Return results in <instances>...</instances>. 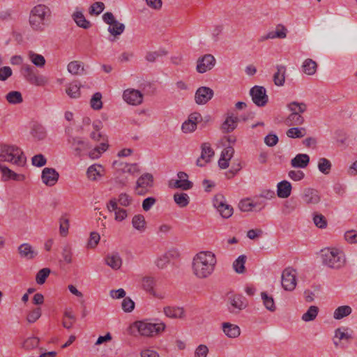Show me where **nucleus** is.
<instances>
[{
    "instance_id": "9",
    "label": "nucleus",
    "mask_w": 357,
    "mask_h": 357,
    "mask_svg": "<svg viewBox=\"0 0 357 357\" xmlns=\"http://www.w3.org/2000/svg\"><path fill=\"white\" fill-rule=\"evenodd\" d=\"M213 204L223 218H229L232 215L233 208L226 203L223 195H215L213 198Z\"/></svg>"
},
{
    "instance_id": "64",
    "label": "nucleus",
    "mask_w": 357,
    "mask_h": 357,
    "mask_svg": "<svg viewBox=\"0 0 357 357\" xmlns=\"http://www.w3.org/2000/svg\"><path fill=\"white\" fill-rule=\"evenodd\" d=\"M208 348L205 344H199L195 351L194 357H207Z\"/></svg>"
},
{
    "instance_id": "46",
    "label": "nucleus",
    "mask_w": 357,
    "mask_h": 357,
    "mask_svg": "<svg viewBox=\"0 0 357 357\" xmlns=\"http://www.w3.org/2000/svg\"><path fill=\"white\" fill-rule=\"evenodd\" d=\"M167 52L165 50H159L158 51L147 52L145 56V59L149 63L155 62L158 57L167 55Z\"/></svg>"
},
{
    "instance_id": "20",
    "label": "nucleus",
    "mask_w": 357,
    "mask_h": 357,
    "mask_svg": "<svg viewBox=\"0 0 357 357\" xmlns=\"http://www.w3.org/2000/svg\"><path fill=\"white\" fill-rule=\"evenodd\" d=\"M163 312L171 319H183L185 317V311L182 307L166 306L163 308Z\"/></svg>"
},
{
    "instance_id": "53",
    "label": "nucleus",
    "mask_w": 357,
    "mask_h": 357,
    "mask_svg": "<svg viewBox=\"0 0 357 357\" xmlns=\"http://www.w3.org/2000/svg\"><path fill=\"white\" fill-rule=\"evenodd\" d=\"M171 256H172L171 252H168L158 257L155 261L157 267L161 269L165 268L169 262Z\"/></svg>"
},
{
    "instance_id": "54",
    "label": "nucleus",
    "mask_w": 357,
    "mask_h": 357,
    "mask_svg": "<svg viewBox=\"0 0 357 357\" xmlns=\"http://www.w3.org/2000/svg\"><path fill=\"white\" fill-rule=\"evenodd\" d=\"M331 167L332 165L330 160L325 158H321L318 161V169L324 174H329Z\"/></svg>"
},
{
    "instance_id": "3",
    "label": "nucleus",
    "mask_w": 357,
    "mask_h": 357,
    "mask_svg": "<svg viewBox=\"0 0 357 357\" xmlns=\"http://www.w3.org/2000/svg\"><path fill=\"white\" fill-rule=\"evenodd\" d=\"M322 264L329 268L340 269L346 264L344 252L338 248H325L321 250Z\"/></svg>"
},
{
    "instance_id": "25",
    "label": "nucleus",
    "mask_w": 357,
    "mask_h": 357,
    "mask_svg": "<svg viewBox=\"0 0 357 357\" xmlns=\"http://www.w3.org/2000/svg\"><path fill=\"white\" fill-rule=\"evenodd\" d=\"M310 163V156L305 153L297 154L291 160V165L294 168H305Z\"/></svg>"
},
{
    "instance_id": "15",
    "label": "nucleus",
    "mask_w": 357,
    "mask_h": 357,
    "mask_svg": "<svg viewBox=\"0 0 357 357\" xmlns=\"http://www.w3.org/2000/svg\"><path fill=\"white\" fill-rule=\"evenodd\" d=\"M123 98L129 105H138L143 101V95L138 90L128 89L124 91Z\"/></svg>"
},
{
    "instance_id": "57",
    "label": "nucleus",
    "mask_w": 357,
    "mask_h": 357,
    "mask_svg": "<svg viewBox=\"0 0 357 357\" xmlns=\"http://www.w3.org/2000/svg\"><path fill=\"white\" fill-rule=\"evenodd\" d=\"M42 314L41 308L36 307L31 310L26 316V321L29 324L35 323Z\"/></svg>"
},
{
    "instance_id": "50",
    "label": "nucleus",
    "mask_w": 357,
    "mask_h": 357,
    "mask_svg": "<svg viewBox=\"0 0 357 357\" xmlns=\"http://www.w3.org/2000/svg\"><path fill=\"white\" fill-rule=\"evenodd\" d=\"M174 200L178 206L182 208L185 207L189 204V197L184 192L175 193Z\"/></svg>"
},
{
    "instance_id": "36",
    "label": "nucleus",
    "mask_w": 357,
    "mask_h": 357,
    "mask_svg": "<svg viewBox=\"0 0 357 357\" xmlns=\"http://www.w3.org/2000/svg\"><path fill=\"white\" fill-rule=\"evenodd\" d=\"M317 68V63L312 59H305L302 65L303 71L308 75H313L315 74Z\"/></svg>"
},
{
    "instance_id": "8",
    "label": "nucleus",
    "mask_w": 357,
    "mask_h": 357,
    "mask_svg": "<svg viewBox=\"0 0 357 357\" xmlns=\"http://www.w3.org/2000/svg\"><path fill=\"white\" fill-rule=\"evenodd\" d=\"M250 95L252 97L253 102L258 107L265 106L268 101V96L264 86H253L250 91Z\"/></svg>"
},
{
    "instance_id": "13",
    "label": "nucleus",
    "mask_w": 357,
    "mask_h": 357,
    "mask_svg": "<svg viewBox=\"0 0 357 357\" xmlns=\"http://www.w3.org/2000/svg\"><path fill=\"white\" fill-rule=\"evenodd\" d=\"M197 70L199 73H204L211 70L215 64V59L211 54H205L198 59L197 62Z\"/></svg>"
},
{
    "instance_id": "6",
    "label": "nucleus",
    "mask_w": 357,
    "mask_h": 357,
    "mask_svg": "<svg viewBox=\"0 0 357 357\" xmlns=\"http://www.w3.org/2000/svg\"><path fill=\"white\" fill-rule=\"evenodd\" d=\"M353 339V331L348 328L341 327L335 331L333 341L335 347L344 349Z\"/></svg>"
},
{
    "instance_id": "44",
    "label": "nucleus",
    "mask_w": 357,
    "mask_h": 357,
    "mask_svg": "<svg viewBox=\"0 0 357 357\" xmlns=\"http://www.w3.org/2000/svg\"><path fill=\"white\" fill-rule=\"evenodd\" d=\"M28 56L31 61L38 68H43L45 65V57L41 54L30 51L28 53Z\"/></svg>"
},
{
    "instance_id": "24",
    "label": "nucleus",
    "mask_w": 357,
    "mask_h": 357,
    "mask_svg": "<svg viewBox=\"0 0 357 357\" xmlns=\"http://www.w3.org/2000/svg\"><path fill=\"white\" fill-rule=\"evenodd\" d=\"M238 121V116H234L233 114H228L221 126L222 132L225 133L232 132L237 127Z\"/></svg>"
},
{
    "instance_id": "40",
    "label": "nucleus",
    "mask_w": 357,
    "mask_h": 357,
    "mask_svg": "<svg viewBox=\"0 0 357 357\" xmlns=\"http://www.w3.org/2000/svg\"><path fill=\"white\" fill-rule=\"evenodd\" d=\"M247 257L244 255H240L233 263V268L236 273L243 274L245 272V264Z\"/></svg>"
},
{
    "instance_id": "61",
    "label": "nucleus",
    "mask_w": 357,
    "mask_h": 357,
    "mask_svg": "<svg viewBox=\"0 0 357 357\" xmlns=\"http://www.w3.org/2000/svg\"><path fill=\"white\" fill-rule=\"evenodd\" d=\"M69 220L66 216L60 218L59 233L62 236H66L68 233Z\"/></svg>"
},
{
    "instance_id": "48",
    "label": "nucleus",
    "mask_w": 357,
    "mask_h": 357,
    "mask_svg": "<svg viewBox=\"0 0 357 357\" xmlns=\"http://www.w3.org/2000/svg\"><path fill=\"white\" fill-rule=\"evenodd\" d=\"M261 296L265 307L271 312L275 311L276 307L273 298L268 296L266 292H262Z\"/></svg>"
},
{
    "instance_id": "42",
    "label": "nucleus",
    "mask_w": 357,
    "mask_h": 357,
    "mask_svg": "<svg viewBox=\"0 0 357 357\" xmlns=\"http://www.w3.org/2000/svg\"><path fill=\"white\" fill-rule=\"evenodd\" d=\"M142 288L153 295H155L154 287L155 285V280L153 277L146 276L143 278L142 280Z\"/></svg>"
},
{
    "instance_id": "51",
    "label": "nucleus",
    "mask_w": 357,
    "mask_h": 357,
    "mask_svg": "<svg viewBox=\"0 0 357 357\" xmlns=\"http://www.w3.org/2000/svg\"><path fill=\"white\" fill-rule=\"evenodd\" d=\"M319 312V308L317 306H310L307 311L305 312L302 316V319L304 321H313L317 316Z\"/></svg>"
},
{
    "instance_id": "34",
    "label": "nucleus",
    "mask_w": 357,
    "mask_h": 357,
    "mask_svg": "<svg viewBox=\"0 0 357 357\" xmlns=\"http://www.w3.org/2000/svg\"><path fill=\"white\" fill-rule=\"evenodd\" d=\"M304 121V118L301 114H298L296 112H291L285 119V124L288 126H301L303 124Z\"/></svg>"
},
{
    "instance_id": "60",
    "label": "nucleus",
    "mask_w": 357,
    "mask_h": 357,
    "mask_svg": "<svg viewBox=\"0 0 357 357\" xmlns=\"http://www.w3.org/2000/svg\"><path fill=\"white\" fill-rule=\"evenodd\" d=\"M116 200L117 204H119L124 207L129 206L132 202V198L126 193H121Z\"/></svg>"
},
{
    "instance_id": "41",
    "label": "nucleus",
    "mask_w": 357,
    "mask_h": 357,
    "mask_svg": "<svg viewBox=\"0 0 357 357\" xmlns=\"http://www.w3.org/2000/svg\"><path fill=\"white\" fill-rule=\"evenodd\" d=\"M287 107L291 112H296L301 115L306 112L307 108V105L305 102H299L297 101L289 102Z\"/></svg>"
},
{
    "instance_id": "33",
    "label": "nucleus",
    "mask_w": 357,
    "mask_h": 357,
    "mask_svg": "<svg viewBox=\"0 0 357 357\" xmlns=\"http://www.w3.org/2000/svg\"><path fill=\"white\" fill-rule=\"evenodd\" d=\"M132 227L140 232H144L146 228L144 216L141 214L135 215L132 219Z\"/></svg>"
},
{
    "instance_id": "11",
    "label": "nucleus",
    "mask_w": 357,
    "mask_h": 357,
    "mask_svg": "<svg viewBox=\"0 0 357 357\" xmlns=\"http://www.w3.org/2000/svg\"><path fill=\"white\" fill-rule=\"evenodd\" d=\"M229 302L231 305L229 311L235 314L246 308L248 305L247 299L241 294H234L229 296Z\"/></svg>"
},
{
    "instance_id": "5",
    "label": "nucleus",
    "mask_w": 357,
    "mask_h": 357,
    "mask_svg": "<svg viewBox=\"0 0 357 357\" xmlns=\"http://www.w3.org/2000/svg\"><path fill=\"white\" fill-rule=\"evenodd\" d=\"M140 335L152 337L165 331L166 326L163 322L152 324L145 321H137L133 324Z\"/></svg>"
},
{
    "instance_id": "56",
    "label": "nucleus",
    "mask_w": 357,
    "mask_h": 357,
    "mask_svg": "<svg viewBox=\"0 0 357 357\" xmlns=\"http://www.w3.org/2000/svg\"><path fill=\"white\" fill-rule=\"evenodd\" d=\"M51 271L48 268H43L40 269L36 274V281L38 284H43L47 278L49 276Z\"/></svg>"
},
{
    "instance_id": "22",
    "label": "nucleus",
    "mask_w": 357,
    "mask_h": 357,
    "mask_svg": "<svg viewBox=\"0 0 357 357\" xmlns=\"http://www.w3.org/2000/svg\"><path fill=\"white\" fill-rule=\"evenodd\" d=\"M105 173L104 167L98 164L91 165L86 171V175L89 180L96 181L102 178Z\"/></svg>"
},
{
    "instance_id": "55",
    "label": "nucleus",
    "mask_w": 357,
    "mask_h": 357,
    "mask_svg": "<svg viewBox=\"0 0 357 357\" xmlns=\"http://www.w3.org/2000/svg\"><path fill=\"white\" fill-rule=\"evenodd\" d=\"M305 135L304 128H291L287 131V135L290 138H301Z\"/></svg>"
},
{
    "instance_id": "32",
    "label": "nucleus",
    "mask_w": 357,
    "mask_h": 357,
    "mask_svg": "<svg viewBox=\"0 0 357 357\" xmlns=\"http://www.w3.org/2000/svg\"><path fill=\"white\" fill-rule=\"evenodd\" d=\"M72 18L76 24L83 29H87L91 27V22L87 20L82 12L76 11L72 15Z\"/></svg>"
},
{
    "instance_id": "7",
    "label": "nucleus",
    "mask_w": 357,
    "mask_h": 357,
    "mask_svg": "<svg viewBox=\"0 0 357 357\" xmlns=\"http://www.w3.org/2000/svg\"><path fill=\"white\" fill-rule=\"evenodd\" d=\"M281 283L285 291H291L294 290L297 284L296 270L291 267L284 268L282 273Z\"/></svg>"
},
{
    "instance_id": "21",
    "label": "nucleus",
    "mask_w": 357,
    "mask_h": 357,
    "mask_svg": "<svg viewBox=\"0 0 357 357\" xmlns=\"http://www.w3.org/2000/svg\"><path fill=\"white\" fill-rule=\"evenodd\" d=\"M0 172L2 174V180L7 181L8 180H13L17 181H22L25 179L23 174H19L7 167L6 166L0 163Z\"/></svg>"
},
{
    "instance_id": "1",
    "label": "nucleus",
    "mask_w": 357,
    "mask_h": 357,
    "mask_svg": "<svg viewBox=\"0 0 357 357\" xmlns=\"http://www.w3.org/2000/svg\"><path fill=\"white\" fill-rule=\"evenodd\" d=\"M216 264V258L211 252H200L192 261L193 273L200 279L206 278L212 274Z\"/></svg>"
},
{
    "instance_id": "2",
    "label": "nucleus",
    "mask_w": 357,
    "mask_h": 357,
    "mask_svg": "<svg viewBox=\"0 0 357 357\" xmlns=\"http://www.w3.org/2000/svg\"><path fill=\"white\" fill-rule=\"evenodd\" d=\"M51 16L49 7L43 4L35 6L31 10L29 24L33 30L43 31Z\"/></svg>"
},
{
    "instance_id": "35",
    "label": "nucleus",
    "mask_w": 357,
    "mask_h": 357,
    "mask_svg": "<svg viewBox=\"0 0 357 357\" xmlns=\"http://www.w3.org/2000/svg\"><path fill=\"white\" fill-rule=\"evenodd\" d=\"M105 261L108 266L115 270L119 269L122 264L121 258L117 253L108 255L105 259Z\"/></svg>"
},
{
    "instance_id": "63",
    "label": "nucleus",
    "mask_w": 357,
    "mask_h": 357,
    "mask_svg": "<svg viewBox=\"0 0 357 357\" xmlns=\"http://www.w3.org/2000/svg\"><path fill=\"white\" fill-rule=\"evenodd\" d=\"M121 307L124 312H130L135 308V303L130 298L125 297L121 303Z\"/></svg>"
},
{
    "instance_id": "14",
    "label": "nucleus",
    "mask_w": 357,
    "mask_h": 357,
    "mask_svg": "<svg viewBox=\"0 0 357 357\" xmlns=\"http://www.w3.org/2000/svg\"><path fill=\"white\" fill-rule=\"evenodd\" d=\"M213 91L207 86H201L197 89L195 95V100L197 105L207 103L213 96Z\"/></svg>"
},
{
    "instance_id": "62",
    "label": "nucleus",
    "mask_w": 357,
    "mask_h": 357,
    "mask_svg": "<svg viewBox=\"0 0 357 357\" xmlns=\"http://www.w3.org/2000/svg\"><path fill=\"white\" fill-rule=\"evenodd\" d=\"M62 257L63 260L67 264H70L72 262V248L71 246L68 244L65 245L62 248Z\"/></svg>"
},
{
    "instance_id": "39",
    "label": "nucleus",
    "mask_w": 357,
    "mask_h": 357,
    "mask_svg": "<svg viewBox=\"0 0 357 357\" xmlns=\"http://www.w3.org/2000/svg\"><path fill=\"white\" fill-rule=\"evenodd\" d=\"M68 71L72 75H80L84 70V64L82 62L79 61H73L70 62L68 65Z\"/></svg>"
},
{
    "instance_id": "17",
    "label": "nucleus",
    "mask_w": 357,
    "mask_h": 357,
    "mask_svg": "<svg viewBox=\"0 0 357 357\" xmlns=\"http://www.w3.org/2000/svg\"><path fill=\"white\" fill-rule=\"evenodd\" d=\"M68 143L74 149L75 153L77 156L81 155L82 151L89 149V144L79 137H74L69 135L68 137Z\"/></svg>"
},
{
    "instance_id": "37",
    "label": "nucleus",
    "mask_w": 357,
    "mask_h": 357,
    "mask_svg": "<svg viewBox=\"0 0 357 357\" xmlns=\"http://www.w3.org/2000/svg\"><path fill=\"white\" fill-rule=\"evenodd\" d=\"M80 87L77 82H74L67 86L66 93L71 98H78L81 95Z\"/></svg>"
},
{
    "instance_id": "4",
    "label": "nucleus",
    "mask_w": 357,
    "mask_h": 357,
    "mask_svg": "<svg viewBox=\"0 0 357 357\" xmlns=\"http://www.w3.org/2000/svg\"><path fill=\"white\" fill-rule=\"evenodd\" d=\"M0 162H8L18 167H23L26 158L23 151L15 145L0 144Z\"/></svg>"
},
{
    "instance_id": "27",
    "label": "nucleus",
    "mask_w": 357,
    "mask_h": 357,
    "mask_svg": "<svg viewBox=\"0 0 357 357\" xmlns=\"http://www.w3.org/2000/svg\"><path fill=\"white\" fill-rule=\"evenodd\" d=\"M287 30L284 26L278 24L276 26L275 31H271L268 33L266 36H262L259 40L263 41L264 40L273 39L275 38H284L287 36Z\"/></svg>"
},
{
    "instance_id": "23",
    "label": "nucleus",
    "mask_w": 357,
    "mask_h": 357,
    "mask_svg": "<svg viewBox=\"0 0 357 357\" xmlns=\"http://www.w3.org/2000/svg\"><path fill=\"white\" fill-rule=\"evenodd\" d=\"M234 149L232 146H229L225 148L218 160V166L220 169H225L229 167V162L233 157Z\"/></svg>"
},
{
    "instance_id": "58",
    "label": "nucleus",
    "mask_w": 357,
    "mask_h": 357,
    "mask_svg": "<svg viewBox=\"0 0 357 357\" xmlns=\"http://www.w3.org/2000/svg\"><path fill=\"white\" fill-rule=\"evenodd\" d=\"M102 94L99 92L95 93L91 99V107L96 110L100 109L102 107Z\"/></svg>"
},
{
    "instance_id": "59",
    "label": "nucleus",
    "mask_w": 357,
    "mask_h": 357,
    "mask_svg": "<svg viewBox=\"0 0 357 357\" xmlns=\"http://www.w3.org/2000/svg\"><path fill=\"white\" fill-rule=\"evenodd\" d=\"M27 81L30 83L36 84L37 86H41L45 84L44 78L41 76H38L34 71L27 75L25 77Z\"/></svg>"
},
{
    "instance_id": "26",
    "label": "nucleus",
    "mask_w": 357,
    "mask_h": 357,
    "mask_svg": "<svg viewBox=\"0 0 357 357\" xmlns=\"http://www.w3.org/2000/svg\"><path fill=\"white\" fill-rule=\"evenodd\" d=\"M18 253L22 258L26 259H33L37 255V252L33 247L29 243H22L18 248Z\"/></svg>"
},
{
    "instance_id": "28",
    "label": "nucleus",
    "mask_w": 357,
    "mask_h": 357,
    "mask_svg": "<svg viewBox=\"0 0 357 357\" xmlns=\"http://www.w3.org/2000/svg\"><path fill=\"white\" fill-rule=\"evenodd\" d=\"M277 195L280 198H287L291 192V184L287 181L279 182L277 185Z\"/></svg>"
},
{
    "instance_id": "47",
    "label": "nucleus",
    "mask_w": 357,
    "mask_h": 357,
    "mask_svg": "<svg viewBox=\"0 0 357 357\" xmlns=\"http://www.w3.org/2000/svg\"><path fill=\"white\" fill-rule=\"evenodd\" d=\"M125 30V25L123 23L116 21V23L109 25L108 31L114 37L120 36Z\"/></svg>"
},
{
    "instance_id": "30",
    "label": "nucleus",
    "mask_w": 357,
    "mask_h": 357,
    "mask_svg": "<svg viewBox=\"0 0 357 357\" xmlns=\"http://www.w3.org/2000/svg\"><path fill=\"white\" fill-rule=\"evenodd\" d=\"M113 165L114 167H118L119 169L124 173H129L131 174H135L136 173L139 172V169L136 163L133 164H128V163H123L117 161H114L113 162Z\"/></svg>"
},
{
    "instance_id": "18",
    "label": "nucleus",
    "mask_w": 357,
    "mask_h": 357,
    "mask_svg": "<svg viewBox=\"0 0 357 357\" xmlns=\"http://www.w3.org/2000/svg\"><path fill=\"white\" fill-rule=\"evenodd\" d=\"M107 209L109 210V211L114 212V214H115L114 219L116 221H119V222L123 221L128 216L127 211L124 208H120L118 206L117 200L116 198L111 199L109 201V202L107 203Z\"/></svg>"
},
{
    "instance_id": "10",
    "label": "nucleus",
    "mask_w": 357,
    "mask_h": 357,
    "mask_svg": "<svg viewBox=\"0 0 357 357\" xmlns=\"http://www.w3.org/2000/svg\"><path fill=\"white\" fill-rule=\"evenodd\" d=\"M153 177L151 174L145 173L142 174L137 181L135 192L139 195H144L149 190V188L152 187Z\"/></svg>"
},
{
    "instance_id": "49",
    "label": "nucleus",
    "mask_w": 357,
    "mask_h": 357,
    "mask_svg": "<svg viewBox=\"0 0 357 357\" xmlns=\"http://www.w3.org/2000/svg\"><path fill=\"white\" fill-rule=\"evenodd\" d=\"M169 185L174 188H180L183 190H188L192 188L193 183L190 181H182L177 179L172 183H169Z\"/></svg>"
},
{
    "instance_id": "38",
    "label": "nucleus",
    "mask_w": 357,
    "mask_h": 357,
    "mask_svg": "<svg viewBox=\"0 0 357 357\" xmlns=\"http://www.w3.org/2000/svg\"><path fill=\"white\" fill-rule=\"evenodd\" d=\"M31 133L37 140H43L46 137L45 128L39 123H34L33 125Z\"/></svg>"
},
{
    "instance_id": "45",
    "label": "nucleus",
    "mask_w": 357,
    "mask_h": 357,
    "mask_svg": "<svg viewBox=\"0 0 357 357\" xmlns=\"http://www.w3.org/2000/svg\"><path fill=\"white\" fill-rule=\"evenodd\" d=\"M351 308L348 305L338 307L334 312L333 317L335 319H341L351 313Z\"/></svg>"
},
{
    "instance_id": "29",
    "label": "nucleus",
    "mask_w": 357,
    "mask_h": 357,
    "mask_svg": "<svg viewBox=\"0 0 357 357\" xmlns=\"http://www.w3.org/2000/svg\"><path fill=\"white\" fill-rule=\"evenodd\" d=\"M277 71L273 75L274 84L278 86H282L285 82L286 67L282 65L276 66Z\"/></svg>"
},
{
    "instance_id": "19",
    "label": "nucleus",
    "mask_w": 357,
    "mask_h": 357,
    "mask_svg": "<svg viewBox=\"0 0 357 357\" xmlns=\"http://www.w3.org/2000/svg\"><path fill=\"white\" fill-rule=\"evenodd\" d=\"M59 173L53 168L45 167L42 172L43 182L49 186H53L59 179Z\"/></svg>"
},
{
    "instance_id": "12",
    "label": "nucleus",
    "mask_w": 357,
    "mask_h": 357,
    "mask_svg": "<svg viewBox=\"0 0 357 357\" xmlns=\"http://www.w3.org/2000/svg\"><path fill=\"white\" fill-rule=\"evenodd\" d=\"M201 155L197 160L196 165L199 167H204L206 164L210 162L211 158L213 157L215 152L211 148L209 143H203L201 146Z\"/></svg>"
},
{
    "instance_id": "52",
    "label": "nucleus",
    "mask_w": 357,
    "mask_h": 357,
    "mask_svg": "<svg viewBox=\"0 0 357 357\" xmlns=\"http://www.w3.org/2000/svg\"><path fill=\"white\" fill-rule=\"evenodd\" d=\"M40 342V339L32 336L27 337L22 343V347L26 350H31L36 348Z\"/></svg>"
},
{
    "instance_id": "16",
    "label": "nucleus",
    "mask_w": 357,
    "mask_h": 357,
    "mask_svg": "<svg viewBox=\"0 0 357 357\" xmlns=\"http://www.w3.org/2000/svg\"><path fill=\"white\" fill-rule=\"evenodd\" d=\"M301 199L305 204H317L321 201V196L316 189L306 188L303 190Z\"/></svg>"
},
{
    "instance_id": "43",
    "label": "nucleus",
    "mask_w": 357,
    "mask_h": 357,
    "mask_svg": "<svg viewBox=\"0 0 357 357\" xmlns=\"http://www.w3.org/2000/svg\"><path fill=\"white\" fill-rule=\"evenodd\" d=\"M6 99L12 105H17L23 102L22 93L17 91H12L8 93L6 96Z\"/></svg>"
},
{
    "instance_id": "31",
    "label": "nucleus",
    "mask_w": 357,
    "mask_h": 357,
    "mask_svg": "<svg viewBox=\"0 0 357 357\" xmlns=\"http://www.w3.org/2000/svg\"><path fill=\"white\" fill-rule=\"evenodd\" d=\"M222 330L225 334L230 338H236L241 334L240 328L237 325L228 322L222 324Z\"/></svg>"
}]
</instances>
